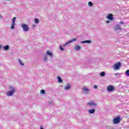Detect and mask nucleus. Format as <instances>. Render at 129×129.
Wrapping results in <instances>:
<instances>
[{
	"label": "nucleus",
	"instance_id": "nucleus-11",
	"mask_svg": "<svg viewBox=\"0 0 129 129\" xmlns=\"http://www.w3.org/2000/svg\"><path fill=\"white\" fill-rule=\"evenodd\" d=\"M15 93V92L13 91H9L6 93V95L7 96H12L14 95V94Z\"/></svg>",
	"mask_w": 129,
	"mask_h": 129
},
{
	"label": "nucleus",
	"instance_id": "nucleus-5",
	"mask_svg": "<svg viewBox=\"0 0 129 129\" xmlns=\"http://www.w3.org/2000/svg\"><path fill=\"white\" fill-rule=\"evenodd\" d=\"M121 119L120 118V116H118L116 118H114L113 119V123L114 124H116L120 122Z\"/></svg>",
	"mask_w": 129,
	"mask_h": 129
},
{
	"label": "nucleus",
	"instance_id": "nucleus-22",
	"mask_svg": "<svg viewBox=\"0 0 129 129\" xmlns=\"http://www.w3.org/2000/svg\"><path fill=\"white\" fill-rule=\"evenodd\" d=\"M44 62H48V57H47V55H44Z\"/></svg>",
	"mask_w": 129,
	"mask_h": 129
},
{
	"label": "nucleus",
	"instance_id": "nucleus-27",
	"mask_svg": "<svg viewBox=\"0 0 129 129\" xmlns=\"http://www.w3.org/2000/svg\"><path fill=\"white\" fill-rule=\"evenodd\" d=\"M117 75H119V76H120V75H121V74H120V73H115V74H114V76H117Z\"/></svg>",
	"mask_w": 129,
	"mask_h": 129
},
{
	"label": "nucleus",
	"instance_id": "nucleus-21",
	"mask_svg": "<svg viewBox=\"0 0 129 129\" xmlns=\"http://www.w3.org/2000/svg\"><path fill=\"white\" fill-rule=\"evenodd\" d=\"M18 62L20 64V65H21L22 66H24V63H23V62L20 59V58L18 59Z\"/></svg>",
	"mask_w": 129,
	"mask_h": 129
},
{
	"label": "nucleus",
	"instance_id": "nucleus-2",
	"mask_svg": "<svg viewBox=\"0 0 129 129\" xmlns=\"http://www.w3.org/2000/svg\"><path fill=\"white\" fill-rule=\"evenodd\" d=\"M87 105L94 108L97 107V104L94 101L88 102L87 103Z\"/></svg>",
	"mask_w": 129,
	"mask_h": 129
},
{
	"label": "nucleus",
	"instance_id": "nucleus-29",
	"mask_svg": "<svg viewBox=\"0 0 129 129\" xmlns=\"http://www.w3.org/2000/svg\"><path fill=\"white\" fill-rule=\"evenodd\" d=\"M97 87H98L97 85H94V89H97Z\"/></svg>",
	"mask_w": 129,
	"mask_h": 129
},
{
	"label": "nucleus",
	"instance_id": "nucleus-33",
	"mask_svg": "<svg viewBox=\"0 0 129 129\" xmlns=\"http://www.w3.org/2000/svg\"><path fill=\"white\" fill-rule=\"evenodd\" d=\"M0 18L1 19L3 18V16H2L1 15H0Z\"/></svg>",
	"mask_w": 129,
	"mask_h": 129
},
{
	"label": "nucleus",
	"instance_id": "nucleus-19",
	"mask_svg": "<svg viewBox=\"0 0 129 129\" xmlns=\"http://www.w3.org/2000/svg\"><path fill=\"white\" fill-rule=\"evenodd\" d=\"M3 49H5V51H8V50H9V49H10V46L6 45L5 46H4Z\"/></svg>",
	"mask_w": 129,
	"mask_h": 129
},
{
	"label": "nucleus",
	"instance_id": "nucleus-28",
	"mask_svg": "<svg viewBox=\"0 0 129 129\" xmlns=\"http://www.w3.org/2000/svg\"><path fill=\"white\" fill-rule=\"evenodd\" d=\"M59 48L61 51H64V48L61 47V45H60Z\"/></svg>",
	"mask_w": 129,
	"mask_h": 129
},
{
	"label": "nucleus",
	"instance_id": "nucleus-18",
	"mask_svg": "<svg viewBox=\"0 0 129 129\" xmlns=\"http://www.w3.org/2000/svg\"><path fill=\"white\" fill-rule=\"evenodd\" d=\"M9 89H10V90H11V91H13L14 92H16V89L13 86H10L9 87Z\"/></svg>",
	"mask_w": 129,
	"mask_h": 129
},
{
	"label": "nucleus",
	"instance_id": "nucleus-10",
	"mask_svg": "<svg viewBox=\"0 0 129 129\" xmlns=\"http://www.w3.org/2000/svg\"><path fill=\"white\" fill-rule=\"evenodd\" d=\"M107 20H110V21H113V16H112V14H109L106 17Z\"/></svg>",
	"mask_w": 129,
	"mask_h": 129
},
{
	"label": "nucleus",
	"instance_id": "nucleus-12",
	"mask_svg": "<svg viewBox=\"0 0 129 129\" xmlns=\"http://www.w3.org/2000/svg\"><path fill=\"white\" fill-rule=\"evenodd\" d=\"M71 87V86L70 85V84L68 83L66 85V86L64 87V90H68V89H70Z\"/></svg>",
	"mask_w": 129,
	"mask_h": 129
},
{
	"label": "nucleus",
	"instance_id": "nucleus-23",
	"mask_svg": "<svg viewBox=\"0 0 129 129\" xmlns=\"http://www.w3.org/2000/svg\"><path fill=\"white\" fill-rule=\"evenodd\" d=\"M34 22L35 23V24H39V19L38 18H36L34 19Z\"/></svg>",
	"mask_w": 129,
	"mask_h": 129
},
{
	"label": "nucleus",
	"instance_id": "nucleus-20",
	"mask_svg": "<svg viewBox=\"0 0 129 129\" xmlns=\"http://www.w3.org/2000/svg\"><path fill=\"white\" fill-rule=\"evenodd\" d=\"M100 76H101V77H103L105 76V73L104 72H101L100 73Z\"/></svg>",
	"mask_w": 129,
	"mask_h": 129
},
{
	"label": "nucleus",
	"instance_id": "nucleus-8",
	"mask_svg": "<svg viewBox=\"0 0 129 129\" xmlns=\"http://www.w3.org/2000/svg\"><path fill=\"white\" fill-rule=\"evenodd\" d=\"M76 38H73L72 40L68 41L65 44L63 45V47H65V46L68 45L69 44H70L71 43H73V42H75V41H77Z\"/></svg>",
	"mask_w": 129,
	"mask_h": 129
},
{
	"label": "nucleus",
	"instance_id": "nucleus-16",
	"mask_svg": "<svg viewBox=\"0 0 129 129\" xmlns=\"http://www.w3.org/2000/svg\"><path fill=\"white\" fill-rule=\"evenodd\" d=\"M46 54H47L48 56H50V57H51V58L52 57H53V54L49 50H47L46 51Z\"/></svg>",
	"mask_w": 129,
	"mask_h": 129
},
{
	"label": "nucleus",
	"instance_id": "nucleus-7",
	"mask_svg": "<svg viewBox=\"0 0 129 129\" xmlns=\"http://www.w3.org/2000/svg\"><path fill=\"white\" fill-rule=\"evenodd\" d=\"M107 91H108V92H112L113 91H114V87L112 86H107Z\"/></svg>",
	"mask_w": 129,
	"mask_h": 129
},
{
	"label": "nucleus",
	"instance_id": "nucleus-6",
	"mask_svg": "<svg viewBox=\"0 0 129 129\" xmlns=\"http://www.w3.org/2000/svg\"><path fill=\"white\" fill-rule=\"evenodd\" d=\"M121 66V63L120 62H118L117 63H115L114 64V70H119Z\"/></svg>",
	"mask_w": 129,
	"mask_h": 129
},
{
	"label": "nucleus",
	"instance_id": "nucleus-32",
	"mask_svg": "<svg viewBox=\"0 0 129 129\" xmlns=\"http://www.w3.org/2000/svg\"><path fill=\"white\" fill-rule=\"evenodd\" d=\"M1 48H3V45H0V50H1Z\"/></svg>",
	"mask_w": 129,
	"mask_h": 129
},
{
	"label": "nucleus",
	"instance_id": "nucleus-14",
	"mask_svg": "<svg viewBox=\"0 0 129 129\" xmlns=\"http://www.w3.org/2000/svg\"><path fill=\"white\" fill-rule=\"evenodd\" d=\"M81 43L82 44H85V43H87V44H90L91 43V41H90V40H85L84 41H81Z\"/></svg>",
	"mask_w": 129,
	"mask_h": 129
},
{
	"label": "nucleus",
	"instance_id": "nucleus-26",
	"mask_svg": "<svg viewBox=\"0 0 129 129\" xmlns=\"http://www.w3.org/2000/svg\"><path fill=\"white\" fill-rule=\"evenodd\" d=\"M45 91L44 90H41V94H45Z\"/></svg>",
	"mask_w": 129,
	"mask_h": 129
},
{
	"label": "nucleus",
	"instance_id": "nucleus-3",
	"mask_svg": "<svg viewBox=\"0 0 129 129\" xmlns=\"http://www.w3.org/2000/svg\"><path fill=\"white\" fill-rule=\"evenodd\" d=\"M21 28H22L24 32H29L30 31V28L27 24H21Z\"/></svg>",
	"mask_w": 129,
	"mask_h": 129
},
{
	"label": "nucleus",
	"instance_id": "nucleus-4",
	"mask_svg": "<svg viewBox=\"0 0 129 129\" xmlns=\"http://www.w3.org/2000/svg\"><path fill=\"white\" fill-rule=\"evenodd\" d=\"M82 90L83 91L82 93H83V94H89V91H90V89L86 87H83L82 88Z\"/></svg>",
	"mask_w": 129,
	"mask_h": 129
},
{
	"label": "nucleus",
	"instance_id": "nucleus-31",
	"mask_svg": "<svg viewBox=\"0 0 129 129\" xmlns=\"http://www.w3.org/2000/svg\"><path fill=\"white\" fill-rule=\"evenodd\" d=\"M120 24L121 25H123V22L120 21Z\"/></svg>",
	"mask_w": 129,
	"mask_h": 129
},
{
	"label": "nucleus",
	"instance_id": "nucleus-13",
	"mask_svg": "<svg viewBox=\"0 0 129 129\" xmlns=\"http://www.w3.org/2000/svg\"><path fill=\"white\" fill-rule=\"evenodd\" d=\"M88 112L90 113V114H93V113H94L95 112V109L93 108L92 109H89Z\"/></svg>",
	"mask_w": 129,
	"mask_h": 129
},
{
	"label": "nucleus",
	"instance_id": "nucleus-15",
	"mask_svg": "<svg viewBox=\"0 0 129 129\" xmlns=\"http://www.w3.org/2000/svg\"><path fill=\"white\" fill-rule=\"evenodd\" d=\"M80 49H81V47H80V46L77 45L75 46V49L76 51H79V50H80Z\"/></svg>",
	"mask_w": 129,
	"mask_h": 129
},
{
	"label": "nucleus",
	"instance_id": "nucleus-34",
	"mask_svg": "<svg viewBox=\"0 0 129 129\" xmlns=\"http://www.w3.org/2000/svg\"><path fill=\"white\" fill-rule=\"evenodd\" d=\"M40 129H44V128L42 127V126H41Z\"/></svg>",
	"mask_w": 129,
	"mask_h": 129
},
{
	"label": "nucleus",
	"instance_id": "nucleus-30",
	"mask_svg": "<svg viewBox=\"0 0 129 129\" xmlns=\"http://www.w3.org/2000/svg\"><path fill=\"white\" fill-rule=\"evenodd\" d=\"M106 23L107 24H109L110 21H108V20H107V21H106Z\"/></svg>",
	"mask_w": 129,
	"mask_h": 129
},
{
	"label": "nucleus",
	"instance_id": "nucleus-24",
	"mask_svg": "<svg viewBox=\"0 0 129 129\" xmlns=\"http://www.w3.org/2000/svg\"><path fill=\"white\" fill-rule=\"evenodd\" d=\"M93 4H92V2H89V3H88V6H89V7H92V6H93Z\"/></svg>",
	"mask_w": 129,
	"mask_h": 129
},
{
	"label": "nucleus",
	"instance_id": "nucleus-1",
	"mask_svg": "<svg viewBox=\"0 0 129 129\" xmlns=\"http://www.w3.org/2000/svg\"><path fill=\"white\" fill-rule=\"evenodd\" d=\"M16 20H17L16 17H14L12 19V22L10 27L11 30H15V26H16Z\"/></svg>",
	"mask_w": 129,
	"mask_h": 129
},
{
	"label": "nucleus",
	"instance_id": "nucleus-9",
	"mask_svg": "<svg viewBox=\"0 0 129 129\" xmlns=\"http://www.w3.org/2000/svg\"><path fill=\"white\" fill-rule=\"evenodd\" d=\"M114 29L115 31H119L121 30V27L120 26V25L119 24H116L114 27Z\"/></svg>",
	"mask_w": 129,
	"mask_h": 129
},
{
	"label": "nucleus",
	"instance_id": "nucleus-17",
	"mask_svg": "<svg viewBox=\"0 0 129 129\" xmlns=\"http://www.w3.org/2000/svg\"><path fill=\"white\" fill-rule=\"evenodd\" d=\"M57 78L58 82L59 83H62V82H63V80H62V79L60 77L58 76Z\"/></svg>",
	"mask_w": 129,
	"mask_h": 129
},
{
	"label": "nucleus",
	"instance_id": "nucleus-25",
	"mask_svg": "<svg viewBox=\"0 0 129 129\" xmlns=\"http://www.w3.org/2000/svg\"><path fill=\"white\" fill-rule=\"evenodd\" d=\"M125 73L126 76H129V70H126Z\"/></svg>",
	"mask_w": 129,
	"mask_h": 129
}]
</instances>
